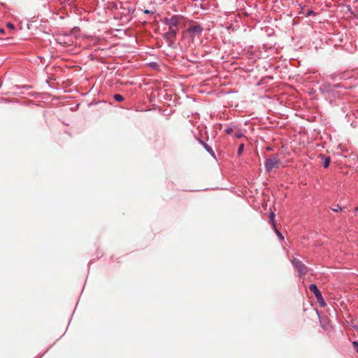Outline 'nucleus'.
Wrapping results in <instances>:
<instances>
[{
    "label": "nucleus",
    "instance_id": "f3484780",
    "mask_svg": "<svg viewBox=\"0 0 358 358\" xmlns=\"http://www.w3.org/2000/svg\"><path fill=\"white\" fill-rule=\"evenodd\" d=\"M226 132L228 134H231L233 133V129L232 128H228L226 129Z\"/></svg>",
    "mask_w": 358,
    "mask_h": 358
},
{
    "label": "nucleus",
    "instance_id": "2eb2a0df",
    "mask_svg": "<svg viewBox=\"0 0 358 358\" xmlns=\"http://www.w3.org/2000/svg\"><path fill=\"white\" fill-rule=\"evenodd\" d=\"M352 345H353L356 352L358 353V341H354L352 343Z\"/></svg>",
    "mask_w": 358,
    "mask_h": 358
},
{
    "label": "nucleus",
    "instance_id": "f8f14e48",
    "mask_svg": "<svg viewBox=\"0 0 358 358\" xmlns=\"http://www.w3.org/2000/svg\"><path fill=\"white\" fill-rule=\"evenodd\" d=\"M270 221L273 224L274 223V219H275V213L273 212H271L269 215Z\"/></svg>",
    "mask_w": 358,
    "mask_h": 358
},
{
    "label": "nucleus",
    "instance_id": "a211bd4d",
    "mask_svg": "<svg viewBox=\"0 0 358 358\" xmlns=\"http://www.w3.org/2000/svg\"><path fill=\"white\" fill-rule=\"evenodd\" d=\"M7 27H8V28H9L10 29H14V25L12 23H10V22H8L7 24Z\"/></svg>",
    "mask_w": 358,
    "mask_h": 358
},
{
    "label": "nucleus",
    "instance_id": "39448f33",
    "mask_svg": "<svg viewBox=\"0 0 358 358\" xmlns=\"http://www.w3.org/2000/svg\"><path fill=\"white\" fill-rule=\"evenodd\" d=\"M181 17L177 15H173L171 18H165L164 22L166 25L171 27H178Z\"/></svg>",
    "mask_w": 358,
    "mask_h": 358
},
{
    "label": "nucleus",
    "instance_id": "7ed1b4c3",
    "mask_svg": "<svg viewBox=\"0 0 358 358\" xmlns=\"http://www.w3.org/2000/svg\"><path fill=\"white\" fill-rule=\"evenodd\" d=\"M280 161L277 157L267 159L265 162V168L267 171H271L273 169L279 167Z\"/></svg>",
    "mask_w": 358,
    "mask_h": 358
},
{
    "label": "nucleus",
    "instance_id": "423d86ee",
    "mask_svg": "<svg viewBox=\"0 0 358 358\" xmlns=\"http://www.w3.org/2000/svg\"><path fill=\"white\" fill-rule=\"evenodd\" d=\"M309 289L310 290V292L314 293L315 298L322 294V293L320 292V291L318 289L317 287L315 284L310 285Z\"/></svg>",
    "mask_w": 358,
    "mask_h": 358
},
{
    "label": "nucleus",
    "instance_id": "6ab92c4d",
    "mask_svg": "<svg viewBox=\"0 0 358 358\" xmlns=\"http://www.w3.org/2000/svg\"><path fill=\"white\" fill-rule=\"evenodd\" d=\"M0 32H1V33H4V30H3V29H0Z\"/></svg>",
    "mask_w": 358,
    "mask_h": 358
},
{
    "label": "nucleus",
    "instance_id": "ddd939ff",
    "mask_svg": "<svg viewBox=\"0 0 358 358\" xmlns=\"http://www.w3.org/2000/svg\"><path fill=\"white\" fill-rule=\"evenodd\" d=\"M342 210L341 207L339 206V205L335 206L334 208H332V210L334 212H339Z\"/></svg>",
    "mask_w": 358,
    "mask_h": 358
},
{
    "label": "nucleus",
    "instance_id": "9d476101",
    "mask_svg": "<svg viewBox=\"0 0 358 358\" xmlns=\"http://www.w3.org/2000/svg\"><path fill=\"white\" fill-rule=\"evenodd\" d=\"M114 99L117 101H122L124 99H123V96L120 94H116L114 95Z\"/></svg>",
    "mask_w": 358,
    "mask_h": 358
},
{
    "label": "nucleus",
    "instance_id": "9b49d317",
    "mask_svg": "<svg viewBox=\"0 0 358 358\" xmlns=\"http://www.w3.org/2000/svg\"><path fill=\"white\" fill-rule=\"evenodd\" d=\"M243 149H244V144L243 143L240 144L238 149V155H241L242 154Z\"/></svg>",
    "mask_w": 358,
    "mask_h": 358
},
{
    "label": "nucleus",
    "instance_id": "aec40b11",
    "mask_svg": "<svg viewBox=\"0 0 358 358\" xmlns=\"http://www.w3.org/2000/svg\"><path fill=\"white\" fill-rule=\"evenodd\" d=\"M355 211L357 213L358 212V208L357 207L355 209Z\"/></svg>",
    "mask_w": 358,
    "mask_h": 358
},
{
    "label": "nucleus",
    "instance_id": "f257e3e1",
    "mask_svg": "<svg viewBox=\"0 0 358 358\" xmlns=\"http://www.w3.org/2000/svg\"><path fill=\"white\" fill-rule=\"evenodd\" d=\"M203 31V27L197 24L194 23L192 24L184 32V37H189L190 38H194L196 36H199L201 34Z\"/></svg>",
    "mask_w": 358,
    "mask_h": 358
},
{
    "label": "nucleus",
    "instance_id": "1a4fd4ad",
    "mask_svg": "<svg viewBox=\"0 0 358 358\" xmlns=\"http://www.w3.org/2000/svg\"><path fill=\"white\" fill-rule=\"evenodd\" d=\"M273 229L275 230V234L279 237V238L281 240H283L284 237H283L282 234L277 229V228L275 227V224H273Z\"/></svg>",
    "mask_w": 358,
    "mask_h": 358
},
{
    "label": "nucleus",
    "instance_id": "f03ea898",
    "mask_svg": "<svg viewBox=\"0 0 358 358\" xmlns=\"http://www.w3.org/2000/svg\"><path fill=\"white\" fill-rule=\"evenodd\" d=\"M178 31V27H169V31L164 34V38L169 42V45H171L174 43Z\"/></svg>",
    "mask_w": 358,
    "mask_h": 358
},
{
    "label": "nucleus",
    "instance_id": "dca6fc26",
    "mask_svg": "<svg viewBox=\"0 0 358 358\" xmlns=\"http://www.w3.org/2000/svg\"><path fill=\"white\" fill-rule=\"evenodd\" d=\"M243 134L241 131H237L236 134H235V136L238 138L242 137Z\"/></svg>",
    "mask_w": 358,
    "mask_h": 358
},
{
    "label": "nucleus",
    "instance_id": "4468645a",
    "mask_svg": "<svg viewBox=\"0 0 358 358\" xmlns=\"http://www.w3.org/2000/svg\"><path fill=\"white\" fill-rule=\"evenodd\" d=\"M205 148L206 149V150L208 152L213 154V151L212 148L210 146H208L207 144H205Z\"/></svg>",
    "mask_w": 358,
    "mask_h": 358
},
{
    "label": "nucleus",
    "instance_id": "0eeeda50",
    "mask_svg": "<svg viewBox=\"0 0 358 358\" xmlns=\"http://www.w3.org/2000/svg\"><path fill=\"white\" fill-rule=\"evenodd\" d=\"M322 159L323 160V166L326 169L328 168L330 164V157H324L322 156Z\"/></svg>",
    "mask_w": 358,
    "mask_h": 358
},
{
    "label": "nucleus",
    "instance_id": "6e6552de",
    "mask_svg": "<svg viewBox=\"0 0 358 358\" xmlns=\"http://www.w3.org/2000/svg\"><path fill=\"white\" fill-rule=\"evenodd\" d=\"M316 299L322 307H324L326 306V303H325L322 294L320 295L319 296L316 297Z\"/></svg>",
    "mask_w": 358,
    "mask_h": 358
},
{
    "label": "nucleus",
    "instance_id": "20e7f679",
    "mask_svg": "<svg viewBox=\"0 0 358 358\" xmlns=\"http://www.w3.org/2000/svg\"><path fill=\"white\" fill-rule=\"evenodd\" d=\"M291 261L296 268H297L300 275H305L306 273L307 267L299 259L293 257Z\"/></svg>",
    "mask_w": 358,
    "mask_h": 358
}]
</instances>
